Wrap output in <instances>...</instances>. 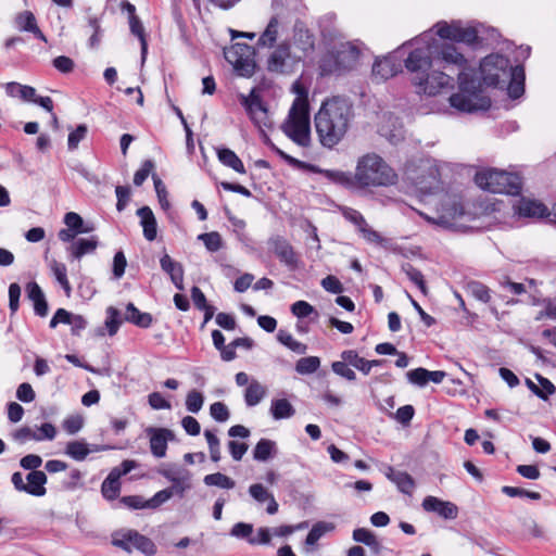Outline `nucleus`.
Instances as JSON below:
<instances>
[{
    "instance_id": "f257e3e1",
    "label": "nucleus",
    "mask_w": 556,
    "mask_h": 556,
    "mask_svg": "<svg viewBox=\"0 0 556 556\" xmlns=\"http://www.w3.org/2000/svg\"><path fill=\"white\" fill-rule=\"evenodd\" d=\"M421 35H430L433 40L434 47L431 49L433 64L446 71L458 72V91L450 97L451 106L464 113L488 110L491 106V100L475 80L469 79L468 61L458 48L452 43H440L432 31H424Z\"/></svg>"
},
{
    "instance_id": "f03ea898",
    "label": "nucleus",
    "mask_w": 556,
    "mask_h": 556,
    "mask_svg": "<svg viewBox=\"0 0 556 556\" xmlns=\"http://www.w3.org/2000/svg\"><path fill=\"white\" fill-rule=\"evenodd\" d=\"M406 45L413 47L405 59V67L410 73V81L416 92L426 96H437L442 90L454 86L451 74L441 71L433 64L431 49L434 47L430 35H418Z\"/></svg>"
},
{
    "instance_id": "7ed1b4c3",
    "label": "nucleus",
    "mask_w": 556,
    "mask_h": 556,
    "mask_svg": "<svg viewBox=\"0 0 556 556\" xmlns=\"http://www.w3.org/2000/svg\"><path fill=\"white\" fill-rule=\"evenodd\" d=\"M353 118L352 105L334 97L323 102L315 115V128L323 147L332 149L345 137Z\"/></svg>"
},
{
    "instance_id": "20e7f679",
    "label": "nucleus",
    "mask_w": 556,
    "mask_h": 556,
    "mask_svg": "<svg viewBox=\"0 0 556 556\" xmlns=\"http://www.w3.org/2000/svg\"><path fill=\"white\" fill-rule=\"evenodd\" d=\"M291 91L295 98L281 129L296 146L308 148L312 143L308 92L300 80L292 84Z\"/></svg>"
},
{
    "instance_id": "39448f33",
    "label": "nucleus",
    "mask_w": 556,
    "mask_h": 556,
    "mask_svg": "<svg viewBox=\"0 0 556 556\" xmlns=\"http://www.w3.org/2000/svg\"><path fill=\"white\" fill-rule=\"evenodd\" d=\"M354 179L356 191H364L370 188L395 185L397 174L380 155L367 153L358 159Z\"/></svg>"
},
{
    "instance_id": "423d86ee",
    "label": "nucleus",
    "mask_w": 556,
    "mask_h": 556,
    "mask_svg": "<svg viewBox=\"0 0 556 556\" xmlns=\"http://www.w3.org/2000/svg\"><path fill=\"white\" fill-rule=\"evenodd\" d=\"M417 213L429 224L446 229L464 228L466 227V222H470L475 218V214L469 212L460 200L451 197H446L443 200L437 217L422 212Z\"/></svg>"
},
{
    "instance_id": "0eeeda50",
    "label": "nucleus",
    "mask_w": 556,
    "mask_h": 556,
    "mask_svg": "<svg viewBox=\"0 0 556 556\" xmlns=\"http://www.w3.org/2000/svg\"><path fill=\"white\" fill-rule=\"evenodd\" d=\"M475 182L492 193L517 194L521 189V179L518 175L494 168L478 172Z\"/></svg>"
},
{
    "instance_id": "6e6552de",
    "label": "nucleus",
    "mask_w": 556,
    "mask_h": 556,
    "mask_svg": "<svg viewBox=\"0 0 556 556\" xmlns=\"http://www.w3.org/2000/svg\"><path fill=\"white\" fill-rule=\"evenodd\" d=\"M428 31L433 36L453 42H460L467 46L479 43V29L475 26L464 24L459 20L452 22L440 21L435 23Z\"/></svg>"
},
{
    "instance_id": "1a4fd4ad",
    "label": "nucleus",
    "mask_w": 556,
    "mask_h": 556,
    "mask_svg": "<svg viewBox=\"0 0 556 556\" xmlns=\"http://www.w3.org/2000/svg\"><path fill=\"white\" fill-rule=\"evenodd\" d=\"M514 68L506 56L492 53L480 62L479 74L484 85L498 87L508 81Z\"/></svg>"
},
{
    "instance_id": "9d476101",
    "label": "nucleus",
    "mask_w": 556,
    "mask_h": 556,
    "mask_svg": "<svg viewBox=\"0 0 556 556\" xmlns=\"http://www.w3.org/2000/svg\"><path fill=\"white\" fill-rule=\"evenodd\" d=\"M224 55L233 70L244 77L253 75L255 62L253 59V48L247 43H233L224 50Z\"/></svg>"
},
{
    "instance_id": "9b49d317",
    "label": "nucleus",
    "mask_w": 556,
    "mask_h": 556,
    "mask_svg": "<svg viewBox=\"0 0 556 556\" xmlns=\"http://www.w3.org/2000/svg\"><path fill=\"white\" fill-rule=\"evenodd\" d=\"M359 55L361 50L354 43H341L339 49L336 51V54L331 56L334 59L333 64H330V61L327 59L321 61V72L324 74H330L333 72L350 70L356 65Z\"/></svg>"
},
{
    "instance_id": "f8f14e48",
    "label": "nucleus",
    "mask_w": 556,
    "mask_h": 556,
    "mask_svg": "<svg viewBox=\"0 0 556 556\" xmlns=\"http://www.w3.org/2000/svg\"><path fill=\"white\" fill-rule=\"evenodd\" d=\"M112 543L129 553L135 549L140 551L146 555H153L155 553L154 543L149 538L135 530H122L115 532L113 534Z\"/></svg>"
},
{
    "instance_id": "ddd939ff",
    "label": "nucleus",
    "mask_w": 556,
    "mask_h": 556,
    "mask_svg": "<svg viewBox=\"0 0 556 556\" xmlns=\"http://www.w3.org/2000/svg\"><path fill=\"white\" fill-rule=\"evenodd\" d=\"M241 104L244 106L253 124L262 131L271 128L273 119L261 98L251 91L249 96H241Z\"/></svg>"
},
{
    "instance_id": "4468645a",
    "label": "nucleus",
    "mask_w": 556,
    "mask_h": 556,
    "mask_svg": "<svg viewBox=\"0 0 556 556\" xmlns=\"http://www.w3.org/2000/svg\"><path fill=\"white\" fill-rule=\"evenodd\" d=\"M341 212L346 220L357 227V230L367 242L374 244H382L383 238L378 231L374 230L367 224L366 219L358 211L351 207H342Z\"/></svg>"
},
{
    "instance_id": "2eb2a0df",
    "label": "nucleus",
    "mask_w": 556,
    "mask_h": 556,
    "mask_svg": "<svg viewBox=\"0 0 556 556\" xmlns=\"http://www.w3.org/2000/svg\"><path fill=\"white\" fill-rule=\"evenodd\" d=\"M285 30V23L279 15H274L269 18L266 27L258 36L256 41V47L258 49H271L276 47L279 42V38L281 37Z\"/></svg>"
},
{
    "instance_id": "dca6fc26",
    "label": "nucleus",
    "mask_w": 556,
    "mask_h": 556,
    "mask_svg": "<svg viewBox=\"0 0 556 556\" xmlns=\"http://www.w3.org/2000/svg\"><path fill=\"white\" fill-rule=\"evenodd\" d=\"M146 433L150 441V451L156 458L166 456L168 441L174 440V433L166 428L148 427Z\"/></svg>"
},
{
    "instance_id": "f3484780",
    "label": "nucleus",
    "mask_w": 556,
    "mask_h": 556,
    "mask_svg": "<svg viewBox=\"0 0 556 556\" xmlns=\"http://www.w3.org/2000/svg\"><path fill=\"white\" fill-rule=\"evenodd\" d=\"M271 49L266 62L267 70L275 73L286 72L291 58L290 43L283 40Z\"/></svg>"
},
{
    "instance_id": "a211bd4d",
    "label": "nucleus",
    "mask_w": 556,
    "mask_h": 556,
    "mask_svg": "<svg viewBox=\"0 0 556 556\" xmlns=\"http://www.w3.org/2000/svg\"><path fill=\"white\" fill-rule=\"evenodd\" d=\"M514 213L519 217L542 218L548 214L547 207L536 200L521 198L513 204Z\"/></svg>"
},
{
    "instance_id": "6ab92c4d",
    "label": "nucleus",
    "mask_w": 556,
    "mask_h": 556,
    "mask_svg": "<svg viewBox=\"0 0 556 556\" xmlns=\"http://www.w3.org/2000/svg\"><path fill=\"white\" fill-rule=\"evenodd\" d=\"M421 506L426 511L435 513L444 519H455L458 515L454 503L431 495L424 498Z\"/></svg>"
},
{
    "instance_id": "aec40b11",
    "label": "nucleus",
    "mask_w": 556,
    "mask_h": 556,
    "mask_svg": "<svg viewBox=\"0 0 556 556\" xmlns=\"http://www.w3.org/2000/svg\"><path fill=\"white\" fill-rule=\"evenodd\" d=\"M161 475L173 483L169 489L174 490V494L182 496L190 489L191 473L187 469L173 467L162 470Z\"/></svg>"
},
{
    "instance_id": "412c9836",
    "label": "nucleus",
    "mask_w": 556,
    "mask_h": 556,
    "mask_svg": "<svg viewBox=\"0 0 556 556\" xmlns=\"http://www.w3.org/2000/svg\"><path fill=\"white\" fill-rule=\"evenodd\" d=\"M401 71V63L394 54L377 59L372 65V75L376 79L387 80Z\"/></svg>"
},
{
    "instance_id": "4be33fe9",
    "label": "nucleus",
    "mask_w": 556,
    "mask_h": 556,
    "mask_svg": "<svg viewBox=\"0 0 556 556\" xmlns=\"http://www.w3.org/2000/svg\"><path fill=\"white\" fill-rule=\"evenodd\" d=\"M424 167L428 169V174L421 176L416 182L417 189L425 194L432 193L440 189V169L437 164L431 162H427Z\"/></svg>"
},
{
    "instance_id": "5701e85b",
    "label": "nucleus",
    "mask_w": 556,
    "mask_h": 556,
    "mask_svg": "<svg viewBox=\"0 0 556 556\" xmlns=\"http://www.w3.org/2000/svg\"><path fill=\"white\" fill-rule=\"evenodd\" d=\"M386 477L393 482L397 490L404 494L412 495L415 490L416 483L414 478L405 472L397 471L393 467L388 466L384 470Z\"/></svg>"
},
{
    "instance_id": "b1692460",
    "label": "nucleus",
    "mask_w": 556,
    "mask_h": 556,
    "mask_svg": "<svg viewBox=\"0 0 556 556\" xmlns=\"http://www.w3.org/2000/svg\"><path fill=\"white\" fill-rule=\"evenodd\" d=\"M269 245L277 257H279L280 262L288 266L296 265V255L293 251V248L287 240L281 237H275L269 240Z\"/></svg>"
},
{
    "instance_id": "393cba45",
    "label": "nucleus",
    "mask_w": 556,
    "mask_h": 556,
    "mask_svg": "<svg viewBox=\"0 0 556 556\" xmlns=\"http://www.w3.org/2000/svg\"><path fill=\"white\" fill-rule=\"evenodd\" d=\"M14 24L20 31L31 33L39 40L47 42V37L38 27L36 17L30 11H23L16 14Z\"/></svg>"
},
{
    "instance_id": "a878e982",
    "label": "nucleus",
    "mask_w": 556,
    "mask_h": 556,
    "mask_svg": "<svg viewBox=\"0 0 556 556\" xmlns=\"http://www.w3.org/2000/svg\"><path fill=\"white\" fill-rule=\"evenodd\" d=\"M251 497L260 504L267 503L266 511L275 515L278 511V503L274 495L261 483L251 484L249 488Z\"/></svg>"
},
{
    "instance_id": "bb28decb",
    "label": "nucleus",
    "mask_w": 556,
    "mask_h": 556,
    "mask_svg": "<svg viewBox=\"0 0 556 556\" xmlns=\"http://www.w3.org/2000/svg\"><path fill=\"white\" fill-rule=\"evenodd\" d=\"M161 268L169 275L172 282L178 290L184 289V268L182 265L174 261L168 254H164L160 260Z\"/></svg>"
},
{
    "instance_id": "cd10ccee",
    "label": "nucleus",
    "mask_w": 556,
    "mask_h": 556,
    "mask_svg": "<svg viewBox=\"0 0 556 556\" xmlns=\"http://www.w3.org/2000/svg\"><path fill=\"white\" fill-rule=\"evenodd\" d=\"M140 218V225L143 229V236L148 241H153L157 236V224L152 210L149 206H142L137 211Z\"/></svg>"
},
{
    "instance_id": "c85d7f7f",
    "label": "nucleus",
    "mask_w": 556,
    "mask_h": 556,
    "mask_svg": "<svg viewBox=\"0 0 556 556\" xmlns=\"http://www.w3.org/2000/svg\"><path fill=\"white\" fill-rule=\"evenodd\" d=\"M25 493L33 496H43L47 493L46 483L48 481L47 475L43 471H30L26 476Z\"/></svg>"
},
{
    "instance_id": "c756f323",
    "label": "nucleus",
    "mask_w": 556,
    "mask_h": 556,
    "mask_svg": "<svg viewBox=\"0 0 556 556\" xmlns=\"http://www.w3.org/2000/svg\"><path fill=\"white\" fill-rule=\"evenodd\" d=\"M98 247V238H80L72 242L67 248V252L75 260H80L84 255L96 251Z\"/></svg>"
},
{
    "instance_id": "7c9ffc66",
    "label": "nucleus",
    "mask_w": 556,
    "mask_h": 556,
    "mask_svg": "<svg viewBox=\"0 0 556 556\" xmlns=\"http://www.w3.org/2000/svg\"><path fill=\"white\" fill-rule=\"evenodd\" d=\"M218 161L226 167L233 169L238 174H245V167L240 157L230 149L218 147L215 149Z\"/></svg>"
},
{
    "instance_id": "2f4dec72",
    "label": "nucleus",
    "mask_w": 556,
    "mask_h": 556,
    "mask_svg": "<svg viewBox=\"0 0 556 556\" xmlns=\"http://www.w3.org/2000/svg\"><path fill=\"white\" fill-rule=\"evenodd\" d=\"M535 379L538 380V384L533 382L531 379H526V386L529 388L531 392H533L541 400L546 401L549 395L554 394L556 391V387L545 377L540 374H535Z\"/></svg>"
},
{
    "instance_id": "473e14b6",
    "label": "nucleus",
    "mask_w": 556,
    "mask_h": 556,
    "mask_svg": "<svg viewBox=\"0 0 556 556\" xmlns=\"http://www.w3.org/2000/svg\"><path fill=\"white\" fill-rule=\"evenodd\" d=\"M267 395V388L258 380H253L243 391L244 403L248 407L258 405Z\"/></svg>"
},
{
    "instance_id": "72a5a7b5",
    "label": "nucleus",
    "mask_w": 556,
    "mask_h": 556,
    "mask_svg": "<svg viewBox=\"0 0 556 556\" xmlns=\"http://www.w3.org/2000/svg\"><path fill=\"white\" fill-rule=\"evenodd\" d=\"M508 96L511 99L520 98L525 92V70L516 65L508 78Z\"/></svg>"
},
{
    "instance_id": "f704fd0d",
    "label": "nucleus",
    "mask_w": 556,
    "mask_h": 556,
    "mask_svg": "<svg viewBox=\"0 0 556 556\" xmlns=\"http://www.w3.org/2000/svg\"><path fill=\"white\" fill-rule=\"evenodd\" d=\"M328 180L340 185L349 190L356 191L354 174L334 169H318Z\"/></svg>"
},
{
    "instance_id": "c9c22d12",
    "label": "nucleus",
    "mask_w": 556,
    "mask_h": 556,
    "mask_svg": "<svg viewBox=\"0 0 556 556\" xmlns=\"http://www.w3.org/2000/svg\"><path fill=\"white\" fill-rule=\"evenodd\" d=\"M119 473L116 470H111L101 485V493L108 501H113L118 497L121 493Z\"/></svg>"
},
{
    "instance_id": "e433bc0d",
    "label": "nucleus",
    "mask_w": 556,
    "mask_h": 556,
    "mask_svg": "<svg viewBox=\"0 0 556 556\" xmlns=\"http://www.w3.org/2000/svg\"><path fill=\"white\" fill-rule=\"evenodd\" d=\"M124 319L140 328H149L153 321L151 314L140 312L132 303L127 304Z\"/></svg>"
},
{
    "instance_id": "4c0bfd02",
    "label": "nucleus",
    "mask_w": 556,
    "mask_h": 556,
    "mask_svg": "<svg viewBox=\"0 0 556 556\" xmlns=\"http://www.w3.org/2000/svg\"><path fill=\"white\" fill-rule=\"evenodd\" d=\"M278 448L275 441L261 439L253 450V458L257 462H267L277 455Z\"/></svg>"
},
{
    "instance_id": "58836bf2",
    "label": "nucleus",
    "mask_w": 556,
    "mask_h": 556,
    "mask_svg": "<svg viewBox=\"0 0 556 556\" xmlns=\"http://www.w3.org/2000/svg\"><path fill=\"white\" fill-rule=\"evenodd\" d=\"M5 92L9 97L20 98L27 102H33L36 96V89L34 87L15 81H11L5 85Z\"/></svg>"
},
{
    "instance_id": "ea45409f",
    "label": "nucleus",
    "mask_w": 556,
    "mask_h": 556,
    "mask_svg": "<svg viewBox=\"0 0 556 556\" xmlns=\"http://www.w3.org/2000/svg\"><path fill=\"white\" fill-rule=\"evenodd\" d=\"M101 448H94V451H100ZM93 452L89 447V444L83 440L71 441L66 444L65 454L77 462H83L86 457Z\"/></svg>"
},
{
    "instance_id": "a19ab883",
    "label": "nucleus",
    "mask_w": 556,
    "mask_h": 556,
    "mask_svg": "<svg viewBox=\"0 0 556 556\" xmlns=\"http://www.w3.org/2000/svg\"><path fill=\"white\" fill-rule=\"evenodd\" d=\"M269 410L275 420L290 418L295 413L292 404L287 399L271 400Z\"/></svg>"
},
{
    "instance_id": "79ce46f5",
    "label": "nucleus",
    "mask_w": 556,
    "mask_h": 556,
    "mask_svg": "<svg viewBox=\"0 0 556 556\" xmlns=\"http://www.w3.org/2000/svg\"><path fill=\"white\" fill-rule=\"evenodd\" d=\"M123 320L125 319L116 307H106L104 327L109 336L113 337L117 333Z\"/></svg>"
},
{
    "instance_id": "37998d69",
    "label": "nucleus",
    "mask_w": 556,
    "mask_h": 556,
    "mask_svg": "<svg viewBox=\"0 0 556 556\" xmlns=\"http://www.w3.org/2000/svg\"><path fill=\"white\" fill-rule=\"evenodd\" d=\"M277 340L290 351L296 354H305L307 351L306 344L298 341L289 331L280 329L277 333Z\"/></svg>"
},
{
    "instance_id": "c03bdc74",
    "label": "nucleus",
    "mask_w": 556,
    "mask_h": 556,
    "mask_svg": "<svg viewBox=\"0 0 556 556\" xmlns=\"http://www.w3.org/2000/svg\"><path fill=\"white\" fill-rule=\"evenodd\" d=\"M50 270L52 271L53 276L55 277L56 281L61 285L63 288L65 294L67 296L71 295L72 287L70 285V281L67 279V269L66 266L63 263H60L55 260H52L49 263Z\"/></svg>"
},
{
    "instance_id": "a18cd8bd",
    "label": "nucleus",
    "mask_w": 556,
    "mask_h": 556,
    "mask_svg": "<svg viewBox=\"0 0 556 556\" xmlns=\"http://www.w3.org/2000/svg\"><path fill=\"white\" fill-rule=\"evenodd\" d=\"M333 525L325 521L316 522L305 539L306 546H314L327 533L333 530Z\"/></svg>"
},
{
    "instance_id": "49530a36",
    "label": "nucleus",
    "mask_w": 556,
    "mask_h": 556,
    "mask_svg": "<svg viewBox=\"0 0 556 556\" xmlns=\"http://www.w3.org/2000/svg\"><path fill=\"white\" fill-rule=\"evenodd\" d=\"M341 358L364 375L369 374V361L361 357L356 351L345 350L341 353Z\"/></svg>"
},
{
    "instance_id": "de8ad7c7",
    "label": "nucleus",
    "mask_w": 556,
    "mask_h": 556,
    "mask_svg": "<svg viewBox=\"0 0 556 556\" xmlns=\"http://www.w3.org/2000/svg\"><path fill=\"white\" fill-rule=\"evenodd\" d=\"M129 27H130L131 34L137 36L140 40L142 61H144L147 52H148V42L146 39L143 25L135 14L129 16Z\"/></svg>"
},
{
    "instance_id": "09e8293b",
    "label": "nucleus",
    "mask_w": 556,
    "mask_h": 556,
    "mask_svg": "<svg viewBox=\"0 0 556 556\" xmlns=\"http://www.w3.org/2000/svg\"><path fill=\"white\" fill-rule=\"evenodd\" d=\"M203 482L207 486H217L226 490L233 489L236 485V482L230 477L220 472L206 475Z\"/></svg>"
},
{
    "instance_id": "8fccbe9b",
    "label": "nucleus",
    "mask_w": 556,
    "mask_h": 556,
    "mask_svg": "<svg viewBox=\"0 0 556 556\" xmlns=\"http://www.w3.org/2000/svg\"><path fill=\"white\" fill-rule=\"evenodd\" d=\"M466 292L483 303H488L491 300L489 288L479 281H469L466 285Z\"/></svg>"
},
{
    "instance_id": "3c124183",
    "label": "nucleus",
    "mask_w": 556,
    "mask_h": 556,
    "mask_svg": "<svg viewBox=\"0 0 556 556\" xmlns=\"http://www.w3.org/2000/svg\"><path fill=\"white\" fill-rule=\"evenodd\" d=\"M320 367V359L317 356H307L300 358L295 364V370L300 375H311Z\"/></svg>"
},
{
    "instance_id": "603ef678",
    "label": "nucleus",
    "mask_w": 556,
    "mask_h": 556,
    "mask_svg": "<svg viewBox=\"0 0 556 556\" xmlns=\"http://www.w3.org/2000/svg\"><path fill=\"white\" fill-rule=\"evenodd\" d=\"M198 239L203 242L210 252H216L223 248V239L217 231L201 233Z\"/></svg>"
},
{
    "instance_id": "864d4df0",
    "label": "nucleus",
    "mask_w": 556,
    "mask_h": 556,
    "mask_svg": "<svg viewBox=\"0 0 556 556\" xmlns=\"http://www.w3.org/2000/svg\"><path fill=\"white\" fill-rule=\"evenodd\" d=\"M204 437L208 445L211 459L215 463L219 462L222 458L220 442L216 433L212 430L206 429L204 431Z\"/></svg>"
},
{
    "instance_id": "5fc2aeb1",
    "label": "nucleus",
    "mask_w": 556,
    "mask_h": 556,
    "mask_svg": "<svg viewBox=\"0 0 556 556\" xmlns=\"http://www.w3.org/2000/svg\"><path fill=\"white\" fill-rule=\"evenodd\" d=\"M11 438L13 441H15L18 444H26L30 441L36 442V434L34 432V427L30 426H23L17 429H15L11 433Z\"/></svg>"
},
{
    "instance_id": "6e6d98bb",
    "label": "nucleus",
    "mask_w": 556,
    "mask_h": 556,
    "mask_svg": "<svg viewBox=\"0 0 556 556\" xmlns=\"http://www.w3.org/2000/svg\"><path fill=\"white\" fill-rule=\"evenodd\" d=\"M36 434V442L52 441L56 437V428L51 422H45L40 426L34 427Z\"/></svg>"
},
{
    "instance_id": "4d7b16f0",
    "label": "nucleus",
    "mask_w": 556,
    "mask_h": 556,
    "mask_svg": "<svg viewBox=\"0 0 556 556\" xmlns=\"http://www.w3.org/2000/svg\"><path fill=\"white\" fill-rule=\"evenodd\" d=\"M186 408L188 412L197 414L204 404V396L201 392L192 390L186 396Z\"/></svg>"
},
{
    "instance_id": "13d9d810",
    "label": "nucleus",
    "mask_w": 556,
    "mask_h": 556,
    "mask_svg": "<svg viewBox=\"0 0 556 556\" xmlns=\"http://www.w3.org/2000/svg\"><path fill=\"white\" fill-rule=\"evenodd\" d=\"M428 369L419 367L406 372V378L409 383L419 388L425 387L428 383Z\"/></svg>"
},
{
    "instance_id": "bf43d9fd",
    "label": "nucleus",
    "mask_w": 556,
    "mask_h": 556,
    "mask_svg": "<svg viewBox=\"0 0 556 556\" xmlns=\"http://www.w3.org/2000/svg\"><path fill=\"white\" fill-rule=\"evenodd\" d=\"M502 492L509 497H517V496L528 497V498L534 500V501H538L541 498V494L539 492L527 491L525 489L516 488V486L505 485L502 488Z\"/></svg>"
},
{
    "instance_id": "052dcab7",
    "label": "nucleus",
    "mask_w": 556,
    "mask_h": 556,
    "mask_svg": "<svg viewBox=\"0 0 556 556\" xmlns=\"http://www.w3.org/2000/svg\"><path fill=\"white\" fill-rule=\"evenodd\" d=\"M349 365L350 364L344 362L343 359L337 361L331 364V369L336 375L349 381H354L356 379V374L353 369L349 367Z\"/></svg>"
},
{
    "instance_id": "680f3d73",
    "label": "nucleus",
    "mask_w": 556,
    "mask_h": 556,
    "mask_svg": "<svg viewBox=\"0 0 556 556\" xmlns=\"http://www.w3.org/2000/svg\"><path fill=\"white\" fill-rule=\"evenodd\" d=\"M210 415L214 420L218 422H225L230 417L229 409L223 402L213 403L210 406Z\"/></svg>"
},
{
    "instance_id": "e2e57ef3",
    "label": "nucleus",
    "mask_w": 556,
    "mask_h": 556,
    "mask_svg": "<svg viewBox=\"0 0 556 556\" xmlns=\"http://www.w3.org/2000/svg\"><path fill=\"white\" fill-rule=\"evenodd\" d=\"M88 128L85 124L78 125L68 134L67 146L70 150H75L79 142L85 139Z\"/></svg>"
},
{
    "instance_id": "0e129e2a",
    "label": "nucleus",
    "mask_w": 556,
    "mask_h": 556,
    "mask_svg": "<svg viewBox=\"0 0 556 556\" xmlns=\"http://www.w3.org/2000/svg\"><path fill=\"white\" fill-rule=\"evenodd\" d=\"M253 525L247 522H237L230 530V535L237 539H244L249 542V538L252 536Z\"/></svg>"
},
{
    "instance_id": "69168bd1",
    "label": "nucleus",
    "mask_w": 556,
    "mask_h": 556,
    "mask_svg": "<svg viewBox=\"0 0 556 556\" xmlns=\"http://www.w3.org/2000/svg\"><path fill=\"white\" fill-rule=\"evenodd\" d=\"M174 495L173 489H164L156 492L150 500H147L148 508H157L166 503Z\"/></svg>"
},
{
    "instance_id": "338daca9",
    "label": "nucleus",
    "mask_w": 556,
    "mask_h": 556,
    "mask_svg": "<svg viewBox=\"0 0 556 556\" xmlns=\"http://www.w3.org/2000/svg\"><path fill=\"white\" fill-rule=\"evenodd\" d=\"M84 425V419L79 415H72L66 417L63 422L62 427L68 434H75L80 431Z\"/></svg>"
},
{
    "instance_id": "774afa93",
    "label": "nucleus",
    "mask_w": 556,
    "mask_h": 556,
    "mask_svg": "<svg viewBox=\"0 0 556 556\" xmlns=\"http://www.w3.org/2000/svg\"><path fill=\"white\" fill-rule=\"evenodd\" d=\"M291 313L298 318H305L315 313V308L308 302L300 300L291 305Z\"/></svg>"
}]
</instances>
